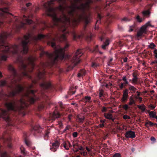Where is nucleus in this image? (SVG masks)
Wrapping results in <instances>:
<instances>
[{
  "instance_id": "nucleus-1",
  "label": "nucleus",
  "mask_w": 157,
  "mask_h": 157,
  "mask_svg": "<svg viewBox=\"0 0 157 157\" xmlns=\"http://www.w3.org/2000/svg\"><path fill=\"white\" fill-rule=\"evenodd\" d=\"M66 0H50V1L44 4L43 7L46 10H56L53 6L54 2L57 1L59 4V5L57 7V10H63L65 9Z\"/></svg>"
},
{
  "instance_id": "nucleus-2",
  "label": "nucleus",
  "mask_w": 157,
  "mask_h": 157,
  "mask_svg": "<svg viewBox=\"0 0 157 157\" xmlns=\"http://www.w3.org/2000/svg\"><path fill=\"white\" fill-rule=\"evenodd\" d=\"M82 55V50L79 49L77 50L72 58L71 59L70 65L68 66L70 69H72L74 67L79 63L81 60L79 57Z\"/></svg>"
},
{
  "instance_id": "nucleus-3",
  "label": "nucleus",
  "mask_w": 157,
  "mask_h": 157,
  "mask_svg": "<svg viewBox=\"0 0 157 157\" xmlns=\"http://www.w3.org/2000/svg\"><path fill=\"white\" fill-rule=\"evenodd\" d=\"M75 1V7L78 9H81L82 10H85V9H88L90 8L91 5L93 3L92 0H85L83 3L80 4L79 6L77 5V3L80 2L82 0H74Z\"/></svg>"
},
{
  "instance_id": "nucleus-4",
  "label": "nucleus",
  "mask_w": 157,
  "mask_h": 157,
  "mask_svg": "<svg viewBox=\"0 0 157 157\" xmlns=\"http://www.w3.org/2000/svg\"><path fill=\"white\" fill-rule=\"evenodd\" d=\"M43 129V127H41L38 124H36L33 127L32 133L35 136H38L37 134L40 133Z\"/></svg>"
},
{
  "instance_id": "nucleus-5",
  "label": "nucleus",
  "mask_w": 157,
  "mask_h": 157,
  "mask_svg": "<svg viewBox=\"0 0 157 157\" xmlns=\"http://www.w3.org/2000/svg\"><path fill=\"white\" fill-rule=\"evenodd\" d=\"M61 116L62 114L59 112L55 110L52 113L50 114L49 120L55 121L56 119L60 117Z\"/></svg>"
},
{
  "instance_id": "nucleus-6",
  "label": "nucleus",
  "mask_w": 157,
  "mask_h": 157,
  "mask_svg": "<svg viewBox=\"0 0 157 157\" xmlns=\"http://www.w3.org/2000/svg\"><path fill=\"white\" fill-rule=\"evenodd\" d=\"M128 96V90L126 89L123 91L122 97L121 101L123 103H125L127 101Z\"/></svg>"
},
{
  "instance_id": "nucleus-7",
  "label": "nucleus",
  "mask_w": 157,
  "mask_h": 157,
  "mask_svg": "<svg viewBox=\"0 0 157 157\" xmlns=\"http://www.w3.org/2000/svg\"><path fill=\"white\" fill-rule=\"evenodd\" d=\"M126 138H134L136 137L135 132L132 131L131 130L128 131L124 134Z\"/></svg>"
},
{
  "instance_id": "nucleus-8",
  "label": "nucleus",
  "mask_w": 157,
  "mask_h": 157,
  "mask_svg": "<svg viewBox=\"0 0 157 157\" xmlns=\"http://www.w3.org/2000/svg\"><path fill=\"white\" fill-rule=\"evenodd\" d=\"M146 26H143L140 29V30L137 32V36L138 37L141 36L144 33H146Z\"/></svg>"
},
{
  "instance_id": "nucleus-9",
  "label": "nucleus",
  "mask_w": 157,
  "mask_h": 157,
  "mask_svg": "<svg viewBox=\"0 0 157 157\" xmlns=\"http://www.w3.org/2000/svg\"><path fill=\"white\" fill-rule=\"evenodd\" d=\"M60 145V143L58 141H56L55 142L52 144V147H51L50 149L54 152H55L58 148Z\"/></svg>"
},
{
  "instance_id": "nucleus-10",
  "label": "nucleus",
  "mask_w": 157,
  "mask_h": 157,
  "mask_svg": "<svg viewBox=\"0 0 157 157\" xmlns=\"http://www.w3.org/2000/svg\"><path fill=\"white\" fill-rule=\"evenodd\" d=\"M0 157H10L7 151H4L2 148V146L0 144Z\"/></svg>"
},
{
  "instance_id": "nucleus-11",
  "label": "nucleus",
  "mask_w": 157,
  "mask_h": 157,
  "mask_svg": "<svg viewBox=\"0 0 157 157\" xmlns=\"http://www.w3.org/2000/svg\"><path fill=\"white\" fill-rule=\"evenodd\" d=\"M104 116L106 119L111 120L113 121H114V119L113 118L112 114L109 113H104Z\"/></svg>"
},
{
  "instance_id": "nucleus-12",
  "label": "nucleus",
  "mask_w": 157,
  "mask_h": 157,
  "mask_svg": "<svg viewBox=\"0 0 157 157\" xmlns=\"http://www.w3.org/2000/svg\"><path fill=\"white\" fill-rule=\"evenodd\" d=\"M133 95H132L129 98V102L128 104L129 106H132L133 105H135L136 104V101L134 99Z\"/></svg>"
},
{
  "instance_id": "nucleus-13",
  "label": "nucleus",
  "mask_w": 157,
  "mask_h": 157,
  "mask_svg": "<svg viewBox=\"0 0 157 157\" xmlns=\"http://www.w3.org/2000/svg\"><path fill=\"white\" fill-rule=\"evenodd\" d=\"M85 119V117L83 116L79 117L78 116L77 117L76 121L79 124H82L83 123Z\"/></svg>"
},
{
  "instance_id": "nucleus-14",
  "label": "nucleus",
  "mask_w": 157,
  "mask_h": 157,
  "mask_svg": "<svg viewBox=\"0 0 157 157\" xmlns=\"http://www.w3.org/2000/svg\"><path fill=\"white\" fill-rule=\"evenodd\" d=\"M47 104H48V106L49 105L48 103L42 102L38 105V109L39 111H40L43 109L44 107L46 106Z\"/></svg>"
},
{
  "instance_id": "nucleus-15",
  "label": "nucleus",
  "mask_w": 157,
  "mask_h": 157,
  "mask_svg": "<svg viewBox=\"0 0 157 157\" xmlns=\"http://www.w3.org/2000/svg\"><path fill=\"white\" fill-rule=\"evenodd\" d=\"M90 51L93 53H97L98 52H99L101 54H102V52L99 51L98 46V45H96L94 48L93 49H90Z\"/></svg>"
},
{
  "instance_id": "nucleus-16",
  "label": "nucleus",
  "mask_w": 157,
  "mask_h": 157,
  "mask_svg": "<svg viewBox=\"0 0 157 157\" xmlns=\"http://www.w3.org/2000/svg\"><path fill=\"white\" fill-rule=\"evenodd\" d=\"M91 98L90 96H85L83 98L82 101L85 103L87 102L91 103L92 102V101H91Z\"/></svg>"
},
{
  "instance_id": "nucleus-17",
  "label": "nucleus",
  "mask_w": 157,
  "mask_h": 157,
  "mask_svg": "<svg viewBox=\"0 0 157 157\" xmlns=\"http://www.w3.org/2000/svg\"><path fill=\"white\" fill-rule=\"evenodd\" d=\"M72 144L73 148L75 150V151L76 152H78V150L77 147L79 146V145H80L78 144V141H76L75 142H74Z\"/></svg>"
},
{
  "instance_id": "nucleus-18",
  "label": "nucleus",
  "mask_w": 157,
  "mask_h": 157,
  "mask_svg": "<svg viewBox=\"0 0 157 157\" xmlns=\"http://www.w3.org/2000/svg\"><path fill=\"white\" fill-rule=\"evenodd\" d=\"M137 107L141 110L142 112H144L146 110L148 112H149V111L146 110V107L144 104H142L141 105H138Z\"/></svg>"
},
{
  "instance_id": "nucleus-19",
  "label": "nucleus",
  "mask_w": 157,
  "mask_h": 157,
  "mask_svg": "<svg viewBox=\"0 0 157 157\" xmlns=\"http://www.w3.org/2000/svg\"><path fill=\"white\" fill-rule=\"evenodd\" d=\"M149 11L150 10H143L142 12L143 15L145 17H149L151 14V12Z\"/></svg>"
},
{
  "instance_id": "nucleus-20",
  "label": "nucleus",
  "mask_w": 157,
  "mask_h": 157,
  "mask_svg": "<svg viewBox=\"0 0 157 157\" xmlns=\"http://www.w3.org/2000/svg\"><path fill=\"white\" fill-rule=\"evenodd\" d=\"M128 85L129 86V90L131 91V93L132 94L135 93L137 90V89L133 86L130 84H129Z\"/></svg>"
},
{
  "instance_id": "nucleus-21",
  "label": "nucleus",
  "mask_w": 157,
  "mask_h": 157,
  "mask_svg": "<svg viewBox=\"0 0 157 157\" xmlns=\"http://www.w3.org/2000/svg\"><path fill=\"white\" fill-rule=\"evenodd\" d=\"M109 40L108 39H106L105 41L104 42L103 45H102V48L103 49H106V47L109 45Z\"/></svg>"
},
{
  "instance_id": "nucleus-22",
  "label": "nucleus",
  "mask_w": 157,
  "mask_h": 157,
  "mask_svg": "<svg viewBox=\"0 0 157 157\" xmlns=\"http://www.w3.org/2000/svg\"><path fill=\"white\" fill-rule=\"evenodd\" d=\"M86 72V71L82 69L79 72L78 74V77H80L83 76L85 75Z\"/></svg>"
},
{
  "instance_id": "nucleus-23",
  "label": "nucleus",
  "mask_w": 157,
  "mask_h": 157,
  "mask_svg": "<svg viewBox=\"0 0 157 157\" xmlns=\"http://www.w3.org/2000/svg\"><path fill=\"white\" fill-rule=\"evenodd\" d=\"M140 83V82L139 81V78H132V84L133 85L138 84Z\"/></svg>"
},
{
  "instance_id": "nucleus-24",
  "label": "nucleus",
  "mask_w": 157,
  "mask_h": 157,
  "mask_svg": "<svg viewBox=\"0 0 157 157\" xmlns=\"http://www.w3.org/2000/svg\"><path fill=\"white\" fill-rule=\"evenodd\" d=\"M50 129V128L48 129L45 132V134L44 135V138L45 140H47L49 134L50 132L49 131Z\"/></svg>"
},
{
  "instance_id": "nucleus-25",
  "label": "nucleus",
  "mask_w": 157,
  "mask_h": 157,
  "mask_svg": "<svg viewBox=\"0 0 157 157\" xmlns=\"http://www.w3.org/2000/svg\"><path fill=\"white\" fill-rule=\"evenodd\" d=\"M136 25L135 24L130 26L129 28V32H131L134 30H136Z\"/></svg>"
},
{
  "instance_id": "nucleus-26",
  "label": "nucleus",
  "mask_w": 157,
  "mask_h": 157,
  "mask_svg": "<svg viewBox=\"0 0 157 157\" xmlns=\"http://www.w3.org/2000/svg\"><path fill=\"white\" fill-rule=\"evenodd\" d=\"M97 17L98 19L97 20L96 22V24L97 23H100L101 22L100 20L102 18V15L100 13L97 14Z\"/></svg>"
},
{
  "instance_id": "nucleus-27",
  "label": "nucleus",
  "mask_w": 157,
  "mask_h": 157,
  "mask_svg": "<svg viewBox=\"0 0 157 157\" xmlns=\"http://www.w3.org/2000/svg\"><path fill=\"white\" fill-rule=\"evenodd\" d=\"M104 96L103 95V91L102 90L100 91L99 92V98L102 101H104L103 97Z\"/></svg>"
},
{
  "instance_id": "nucleus-28",
  "label": "nucleus",
  "mask_w": 157,
  "mask_h": 157,
  "mask_svg": "<svg viewBox=\"0 0 157 157\" xmlns=\"http://www.w3.org/2000/svg\"><path fill=\"white\" fill-rule=\"evenodd\" d=\"M63 145V147L66 150H69V148L68 147L67 141H64L63 143L61 145Z\"/></svg>"
},
{
  "instance_id": "nucleus-29",
  "label": "nucleus",
  "mask_w": 157,
  "mask_h": 157,
  "mask_svg": "<svg viewBox=\"0 0 157 157\" xmlns=\"http://www.w3.org/2000/svg\"><path fill=\"white\" fill-rule=\"evenodd\" d=\"M122 80L124 82V85H127L129 84V82L127 81L126 76H123L122 78Z\"/></svg>"
},
{
  "instance_id": "nucleus-30",
  "label": "nucleus",
  "mask_w": 157,
  "mask_h": 157,
  "mask_svg": "<svg viewBox=\"0 0 157 157\" xmlns=\"http://www.w3.org/2000/svg\"><path fill=\"white\" fill-rule=\"evenodd\" d=\"M154 123L151 122L150 121H148V122L145 123V125L147 127H148V125L151 126L153 125Z\"/></svg>"
},
{
  "instance_id": "nucleus-31",
  "label": "nucleus",
  "mask_w": 157,
  "mask_h": 157,
  "mask_svg": "<svg viewBox=\"0 0 157 157\" xmlns=\"http://www.w3.org/2000/svg\"><path fill=\"white\" fill-rule=\"evenodd\" d=\"M115 0H105L106 2V6H107L108 5H109L111 3L115 2Z\"/></svg>"
},
{
  "instance_id": "nucleus-32",
  "label": "nucleus",
  "mask_w": 157,
  "mask_h": 157,
  "mask_svg": "<svg viewBox=\"0 0 157 157\" xmlns=\"http://www.w3.org/2000/svg\"><path fill=\"white\" fill-rule=\"evenodd\" d=\"M156 46V45L152 42L151 43L148 45L149 48L152 49H154Z\"/></svg>"
},
{
  "instance_id": "nucleus-33",
  "label": "nucleus",
  "mask_w": 157,
  "mask_h": 157,
  "mask_svg": "<svg viewBox=\"0 0 157 157\" xmlns=\"http://www.w3.org/2000/svg\"><path fill=\"white\" fill-rule=\"evenodd\" d=\"M132 75L133 78H138V76L139 75V74L137 72H135L132 73Z\"/></svg>"
},
{
  "instance_id": "nucleus-34",
  "label": "nucleus",
  "mask_w": 157,
  "mask_h": 157,
  "mask_svg": "<svg viewBox=\"0 0 157 157\" xmlns=\"http://www.w3.org/2000/svg\"><path fill=\"white\" fill-rule=\"evenodd\" d=\"M112 17H113V16L112 15H111L110 14H108V15L107 16V17H106V19H108V17H109V19L107 20V22L109 23L111 22V18H112Z\"/></svg>"
},
{
  "instance_id": "nucleus-35",
  "label": "nucleus",
  "mask_w": 157,
  "mask_h": 157,
  "mask_svg": "<svg viewBox=\"0 0 157 157\" xmlns=\"http://www.w3.org/2000/svg\"><path fill=\"white\" fill-rule=\"evenodd\" d=\"M99 66V64L93 62L92 63V66L96 68Z\"/></svg>"
},
{
  "instance_id": "nucleus-36",
  "label": "nucleus",
  "mask_w": 157,
  "mask_h": 157,
  "mask_svg": "<svg viewBox=\"0 0 157 157\" xmlns=\"http://www.w3.org/2000/svg\"><path fill=\"white\" fill-rule=\"evenodd\" d=\"M156 113H154L153 111H151L149 113V115L150 117H151L153 118L155 116Z\"/></svg>"
},
{
  "instance_id": "nucleus-37",
  "label": "nucleus",
  "mask_w": 157,
  "mask_h": 157,
  "mask_svg": "<svg viewBox=\"0 0 157 157\" xmlns=\"http://www.w3.org/2000/svg\"><path fill=\"white\" fill-rule=\"evenodd\" d=\"M123 108L125 110H127L129 108V107L127 104H125L123 106Z\"/></svg>"
},
{
  "instance_id": "nucleus-38",
  "label": "nucleus",
  "mask_w": 157,
  "mask_h": 157,
  "mask_svg": "<svg viewBox=\"0 0 157 157\" xmlns=\"http://www.w3.org/2000/svg\"><path fill=\"white\" fill-rule=\"evenodd\" d=\"M78 148V151L79 150H80L81 151H83L84 150V148L81 145H79V146H78V147H77Z\"/></svg>"
},
{
  "instance_id": "nucleus-39",
  "label": "nucleus",
  "mask_w": 157,
  "mask_h": 157,
  "mask_svg": "<svg viewBox=\"0 0 157 157\" xmlns=\"http://www.w3.org/2000/svg\"><path fill=\"white\" fill-rule=\"evenodd\" d=\"M124 83H121L120 84H119V86L120 90H122V89L124 87Z\"/></svg>"
},
{
  "instance_id": "nucleus-40",
  "label": "nucleus",
  "mask_w": 157,
  "mask_h": 157,
  "mask_svg": "<svg viewBox=\"0 0 157 157\" xmlns=\"http://www.w3.org/2000/svg\"><path fill=\"white\" fill-rule=\"evenodd\" d=\"M123 117L125 120L129 119H130V117L127 115H124Z\"/></svg>"
},
{
  "instance_id": "nucleus-41",
  "label": "nucleus",
  "mask_w": 157,
  "mask_h": 157,
  "mask_svg": "<svg viewBox=\"0 0 157 157\" xmlns=\"http://www.w3.org/2000/svg\"><path fill=\"white\" fill-rule=\"evenodd\" d=\"M101 111L102 113H105L107 111V108L106 107H103L101 109Z\"/></svg>"
},
{
  "instance_id": "nucleus-42",
  "label": "nucleus",
  "mask_w": 157,
  "mask_h": 157,
  "mask_svg": "<svg viewBox=\"0 0 157 157\" xmlns=\"http://www.w3.org/2000/svg\"><path fill=\"white\" fill-rule=\"evenodd\" d=\"M135 98L136 99H138L140 101V103H141L142 101V98L140 97H137L136 96H134Z\"/></svg>"
},
{
  "instance_id": "nucleus-43",
  "label": "nucleus",
  "mask_w": 157,
  "mask_h": 157,
  "mask_svg": "<svg viewBox=\"0 0 157 157\" xmlns=\"http://www.w3.org/2000/svg\"><path fill=\"white\" fill-rule=\"evenodd\" d=\"M112 157H121V154L119 153H116L113 155Z\"/></svg>"
},
{
  "instance_id": "nucleus-44",
  "label": "nucleus",
  "mask_w": 157,
  "mask_h": 157,
  "mask_svg": "<svg viewBox=\"0 0 157 157\" xmlns=\"http://www.w3.org/2000/svg\"><path fill=\"white\" fill-rule=\"evenodd\" d=\"M78 133L77 132H74L72 133V136L74 138H76L77 137Z\"/></svg>"
},
{
  "instance_id": "nucleus-45",
  "label": "nucleus",
  "mask_w": 157,
  "mask_h": 157,
  "mask_svg": "<svg viewBox=\"0 0 157 157\" xmlns=\"http://www.w3.org/2000/svg\"><path fill=\"white\" fill-rule=\"evenodd\" d=\"M141 1V0H130V2L132 4H135L136 2Z\"/></svg>"
},
{
  "instance_id": "nucleus-46",
  "label": "nucleus",
  "mask_w": 157,
  "mask_h": 157,
  "mask_svg": "<svg viewBox=\"0 0 157 157\" xmlns=\"http://www.w3.org/2000/svg\"><path fill=\"white\" fill-rule=\"evenodd\" d=\"M136 18L137 20V21L139 22H142V18L140 17L139 15H137L136 16Z\"/></svg>"
},
{
  "instance_id": "nucleus-47",
  "label": "nucleus",
  "mask_w": 157,
  "mask_h": 157,
  "mask_svg": "<svg viewBox=\"0 0 157 157\" xmlns=\"http://www.w3.org/2000/svg\"><path fill=\"white\" fill-rule=\"evenodd\" d=\"M130 20L128 19L126 17H124L122 19V21H125V22L128 21H130Z\"/></svg>"
},
{
  "instance_id": "nucleus-48",
  "label": "nucleus",
  "mask_w": 157,
  "mask_h": 157,
  "mask_svg": "<svg viewBox=\"0 0 157 157\" xmlns=\"http://www.w3.org/2000/svg\"><path fill=\"white\" fill-rule=\"evenodd\" d=\"M4 86V80H1L0 81V86Z\"/></svg>"
},
{
  "instance_id": "nucleus-49",
  "label": "nucleus",
  "mask_w": 157,
  "mask_h": 157,
  "mask_svg": "<svg viewBox=\"0 0 157 157\" xmlns=\"http://www.w3.org/2000/svg\"><path fill=\"white\" fill-rule=\"evenodd\" d=\"M81 155L85 156L87 155V152L86 151H82L81 152Z\"/></svg>"
},
{
  "instance_id": "nucleus-50",
  "label": "nucleus",
  "mask_w": 157,
  "mask_h": 157,
  "mask_svg": "<svg viewBox=\"0 0 157 157\" xmlns=\"http://www.w3.org/2000/svg\"><path fill=\"white\" fill-rule=\"evenodd\" d=\"M58 124L59 125V127L61 128H63V124L61 121H59Z\"/></svg>"
},
{
  "instance_id": "nucleus-51",
  "label": "nucleus",
  "mask_w": 157,
  "mask_h": 157,
  "mask_svg": "<svg viewBox=\"0 0 157 157\" xmlns=\"http://www.w3.org/2000/svg\"><path fill=\"white\" fill-rule=\"evenodd\" d=\"M67 144L68 145V148L69 149V148L71 147H72V145L70 143V142H69L68 141H67Z\"/></svg>"
},
{
  "instance_id": "nucleus-52",
  "label": "nucleus",
  "mask_w": 157,
  "mask_h": 157,
  "mask_svg": "<svg viewBox=\"0 0 157 157\" xmlns=\"http://www.w3.org/2000/svg\"><path fill=\"white\" fill-rule=\"evenodd\" d=\"M154 53L155 54V58L157 59V49H155L154 50Z\"/></svg>"
},
{
  "instance_id": "nucleus-53",
  "label": "nucleus",
  "mask_w": 157,
  "mask_h": 157,
  "mask_svg": "<svg viewBox=\"0 0 157 157\" xmlns=\"http://www.w3.org/2000/svg\"><path fill=\"white\" fill-rule=\"evenodd\" d=\"M10 139L9 141L10 142ZM8 147L9 148H12V145L11 143H10V142H9V143L8 144Z\"/></svg>"
},
{
  "instance_id": "nucleus-54",
  "label": "nucleus",
  "mask_w": 157,
  "mask_h": 157,
  "mask_svg": "<svg viewBox=\"0 0 157 157\" xmlns=\"http://www.w3.org/2000/svg\"><path fill=\"white\" fill-rule=\"evenodd\" d=\"M112 84L110 83H109L108 84H107L106 85H105V87L107 88H109V87H110L111 86H112Z\"/></svg>"
},
{
  "instance_id": "nucleus-55",
  "label": "nucleus",
  "mask_w": 157,
  "mask_h": 157,
  "mask_svg": "<svg viewBox=\"0 0 157 157\" xmlns=\"http://www.w3.org/2000/svg\"><path fill=\"white\" fill-rule=\"evenodd\" d=\"M151 25L150 22L148 21L145 24V25H144V26H146V29L147 27L148 26H151Z\"/></svg>"
},
{
  "instance_id": "nucleus-56",
  "label": "nucleus",
  "mask_w": 157,
  "mask_h": 157,
  "mask_svg": "<svg viewBox=\"0 0 157 157\" xmlns=\"http://www.w3.org/2000/svg\"><path fill=\"white\" fill-rule=\"evenodd\" d=\"M25 144L29 146L30 145V142L28 141L26 139L25 140Z\"/></svg>"
},
{
  "instance_id": "nucleus-57",
  "label": "nucleus",
  "mask_w": 157,
  "mask_h": 157,
  "mask_svg": "<svg viewBox=\"0 0 157 157\" xmlns=\"http://www.w3.org/2000/svg\"><path fill=\"white\" fill-rule=\"evenodd\" d=\"M72 117V114H69L68 115V119L69 120V121H70L71 120V117Z\"/></svg>"
},
{
  "instance_id": "nucleus-58",
  "label": "nucleus",
  "mask_w": 157,
  "mask_h": 157,
  "mask_svg": "<svg viewBox=\"0 0 157 157\" xmlns=\"http://www.w3.org/2000/svg\"><path fill=\"white\" fill-rule=\"evenodd\" d=\"M152 6V5H151V4H149V5H148L147 7V9H146V10H150V9H151V7Z\"/></svg>"
},
{
  "instance_id": "nucleus-59",
  "label": "nucleus",
  "mask_w": 157,
  "mask_h": 157,
  "mask_svg": "<svg viewBox=\"0 0 157 157\" xmlns=\"http://www.w3.org/2000/svg\"><path fill=\"white\" fill-rule=\"evenodd\" d=\"M106 121V120L105 119L104 120H101L100 121V122L102 124H103Z\"/></svg>"
},
{
  "instance_id": "nucleus-60",
  "label": "nucleus",
  "mask_w": 157,
  "mask_h": 157,
  "mask_svg": "<svg viewBox=\"0 0 157 157\" xmlns=\"http://www.w3.org/2000/svg\"><path fill=\"white\" fill-rule=\"evenodd\" d=\"M150 106L151 108L152 109H154L155 108V106H154L153 105L151 104L150 105Z\"/></svg>"
},
{
  "instance_id": "nucleus-61",
  "label": "nucleus",
  "mask_w": 157,
  "mask_h": 157,
  "mask_svg": "<svg viewBox=\"0 0 157 157\" xmlns=\"http://www.w3.org/2000/svg\"><path fill=\"white\" fill-rule=\"evenodd\" d=\"M94 103H97L98 104H99V103H100V101H99L98 100H95L94 101Z\"/></svg>"
},
{
  "instance_id": "nucleus-62",
  "label": "nucleus",
  "mask_w": 157,
  "mask_h": 157,
  "mask_svg": "<svg viewBox=\"0 0 157 157\" xmlns=\"http://www.w3.org/2000/svg\"><path fill=\"white\" fill-rule=\"evenodd\" d=\"M126 67H127V68L128 70H129V69H131L132 67V66H129L128 65H127Z\"/></svg>"
},
{
  "instance_id": "nucleus-63",
  "label": "nucleus",
  "mask_w": 157,
  "mask_h": 157,
  "mask_svg": "<svg viewBox=\"0 0 157 157\" xmlns=\"http://www.w3.org/2000/svg\"><path fill=\"white\" fill-rule=\"evenodd\" d=\"M151 140L152 141H155V140L156 139L155 137L153 136H152L151 138Z\"/></svg>"
},
{
  "instance_id": "nucleus-64",
  "label": "nucleus",
  "mask_w": 157,
  "mask_h": 157,
  "mask_svg": "<svg viewBox=\"0 0 157 157\" xmlns=\"http://www.w3.org/2000/svg\"><path fill=\"white\" fill-rule=\"evenodd\" d=\"M136 93L137 94V96H136L137 97H140V92H139V91H137Z\"/></svg>"
}]
</instances>
